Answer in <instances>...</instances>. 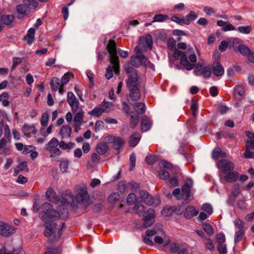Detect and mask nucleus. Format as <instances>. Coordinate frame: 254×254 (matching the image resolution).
<instances>
[{"mask_svg":"<svg viewBox=\"0 0 254 254\" xmlns=\"http://www.w3.org/2000/svg\"><path fill=\"white\" fill-rule=\"evenodd\" d=\"M205 248L210 252H214L215 251V247L213 241L209 238H206L204 243Z\"/></svg>","mask_w":254,"mask_h":254,"instance_id":"obj_39","label":"nucleus"},{"mask_svg":"<svg viewBox=\"0 0 254 254\" xmlns=\"http://www.w3.org/2000/svg\"><path fill=\"white\" fill-rule=\"evenodd\" d=\"M67 101L71 107L72 110L78 109L79 103L73 92H68L67 93Z\"/></svg>","mask_w":254,"mask_h":254,"instance_id":"obj_17","label":"nucleus"},{"mask_svg":"<svg viewBox=\"0 0 254 254\" xmlns=\"http://www.w3.org/2000/svg\"><path fill=\"white\" fill-rule=\"evenodd\" d=\"M72 111L73 113H75L74 121L78 125H80L83 122V112L82 110L78 107V109Z\"/></svg>","mask_w":254,"mask_h":254,"instance_id":"obj_26","label":"nucleus"},{"mask_svg":"<svg viewBox=\"0 0 254 254\" xmlns=\"http://www.w3.org/2000/svg\"><path fill=\"white\" fill-rule=\"evenodd\" d=\"M136 200V196L134 193H129L127 198V202L128 205H132Z\"/></svg>","mask_w":254,"mask_h":254,"instance_id":"obj_49","label":"nucleus"},{"mask_svg":"<svg viewBox=\"0 0 254 254\" xmlns=\"http://www.w3.org/2000/svg\"><path fill=\"white\" fill-rule=\"evenodd\" d=\"M180 64L185 66L188 70H190L193 67V64L189 62L187 55L185 53L180 58Z\"/></svg>","mask_w":254,"mask_h":254,"instance_id":"obj_32","label":"nucleus"},{"mask_svg":"<svg viewBox=\"0 0 254 254\" xmlns=\"http://www.w3.org/2000/svg\"><path fill=\"white\" fill-rule=\"evenodd\" d=\"M152 44V38L150 35L142 36L140 37L138 46L135 47V50L136 53H140L141 51L147 50L148 49L151 50Z\"/></svg>","mask_w":254,"mask_h":254,"instance_id":"obj_7","label":"nucleus"},{"mask_svg":"<svg viewBox=\"0 0 254 254\" xmlns=\"http://www.w3.org/2000/svg\"><path fill=\"white\" fill-rule=\"evenodd\" d=\"M198 213V211L194 206L189 205L184 211V216L187 219H190L193 216L197 215Z\"/></svg>","mask_w":254,"mask_h":254,"instance_id":"obj_22","label":"nucleus"},{"mask_svg":"<svg viewBox=\"0 0 254 254\" xmlns=\"http://www.w3.org/2000/svg\"><path fill=\"white\" fill-rule=\"evenodd\" d=\"M109 149V146L106 142H102L97 144L96 150L100 155H103L106 153Z\"/></svg>","mask_w":254,"mask_h":254,"instance_id":"obj_31","label":"nucleus"},{"mask_svg":"<svg viewBox=\"0 0 254 254\" xmlns=\"http://www.w3.org/2000/svg\"><path fill=\"white\" fill-rule=\"evenodd\" d=\"M107 141L113 143V147L116 150L121 149L125 143V140L122 137L110 135L107 137Z\"/></svg>","mask_w":254,"mask_h":254,"instance_id":"obj_10","label":"nucleus"},{"mask_svg":"<svg viewBox=\"0 0 254 254\" xmlns=\"http://www.w3.org/2000/svg\"><path fill=\"white\" fill-rule=\"evenodd\" d=\"M35 30L33 28H31L27 32L26 35L24 37V39L27 41V43L31 45L33 42V38Z\"/></svg>","mask_w":254,"mask_h":254,"instance_id":"obj_38","label":"nucleus"},{"mask_svg":"<svg viewBox=\"0 0 254 254\" xmlns=\"http://www.w3.org/2000/svg\"><path fill=\"white\" fill-rule=\"evenodd\" d=\"M194 72L196 75H203L204 78H209L211 74V68L209 66H205L202 67V65L200 66H197L194 70Z\"/></svg>","mask_w":254,"mask_h":254,"instance_id":"obj_14","label":"nucleus"},{"mask_svg":"<svg viewBox=\"0 0 254 254\" xmlns=\"http://www.w3.org/2000/svg\"><path fill=\"white\" fill-rule=\"evenodd\" d=\"M76 201L86 208L90 203V198L85 186L77 187L75 190Z\"/></svg>","mask_w":254,"mask_h":254,"instance_id":"obj_5","label":"nucleus"},{"mask_svg":"<svg viewBox=\"0 0 254 254\" xmlns=\"http://www.w3.org/2000/svg\"><path fill=\"white\" fill-rule=\"evenodd\" d=\"M16 10L19 14L18 18L21 19L23 16L28 15L30 12V7L24 3V4H19L16 6Z\"/></svg>","mask_w":254,"mask_h":254,"instance_id":"obj_20","label":"nucleus"},{"mask_svg":"<svg viewBox=\"0 0 254 254\" xmlns=\"http://www.w3.org/2000/svg\"><path fill=\"white\" fill-rule=\"evenodd\" d=\"M212 71L213 73L216 76H221L224 73V68L218 61L216 60L214 61L212 64Z\"/></svg>","mask_w":254,"mask_h":254,"instance_id":"obj_18","label":"nucleus"},{"mask_svg":"<svg viewBox=\"0 0 254 254\" xmlns=\"http://www.w3.org/2000/svg\"><path fill=\"white\" fill-rule=\"evenodd\" d=\"M188 185V183H186L182 188V195L185 199H189L190 195V189Z\"/></svg>","mask_w":254,"mask_h":254,"instance_id":"obj_35","label":"nucleus"},{"mask_svg":"<svg viewBox=\"0 0 254 254\" xmlns=\"http://www.w3.org/2000/svg\"><path fill=\"white\" fill-rule=\"evenodd\" d=\"M46 198L51 202H57L61 203L59 209L61 211L64 210L66 213V216L67 214V207L69 205V201L64 198H59L55 191L52 188L48 189L46 193Z\"/></svg>","mask_w":254,"mask_h":254,"instance_id":"obj_4","label":"nucleus"},{"mask_svg":"<svg viewBox=\"0 0 254 254\" xmlns=\"http://www.w3.org/2000/svg\"><path fill=\"white\" fill-rule=\"evenodd\" d=\"M10 149L8 141L4 138L0 140V154L8 155L10 154Z\"/></svg>","mask_w":254,"mask_h":254,"instance_id":"obj_21","label":"nucleus"},{"mask_svg":"<svg viewBox=\"0 0 254 254\" xmlns=\"http://www.w3.org/2000/svg\"><path fill=\"white\" fill-rule=\"evenodd\" d=\"M154 240L155 243L162 244L164 246L168 245L170 243V241L169 240H164L162 237L159 236H155Z\"/></svg>","mask_w":254,"mask_h":254,"instance_id":"obj_46","label":"nucleus"},{"mask_svg":"<svg viewBox=\"0 0 254 254\" xmlns=\"http://www.w3.org/2000/svg\"><path fill=\"white\" fill-rule=\"evenodd\" d=\"M49 115L47 113L43 114L41 119V124L42 126L45 127L47 125L49 121Z\"/></svg>","mask_w":254,"mask_h":254,"instance_id":"obj_59","label":"nucleus"},{"mask_svg":"<svg viewBox=\"0 0 254 254\" xmlns=\"http://www.w3.org/2000/svg\"><path fill=\"white\" fill-rule=\"evenodd\" d=\"M48 151L50 153V156L51 157H55L59 156L61 154V151L58 147L51 149L48 150Z\"/></svg>","mask_w":254,"mask_h":254,"instance_id":"obj_60","label":"nucleus"},{"mask_svg":"<svg viewBox=\"0 0 254 254\" xmlns=\"http://www.w3.org/2000/svg\"><path fill=\"white\" fill-rule=\"evenodd\" d=\"M44 225L45 227V236L49 237L53 235L55 239L57 240V228L56 223L53 221L47 220L44 222Z\"/></svg>","mask_w":254,"mask_h":254,"instance_id":"obj_8","label":"nucleus"},{"mask_svg":"<svg viewBox=\"0 0 254 254\" xmlns=\"http://www.w3.org/2000/svg\"><path fill=\"white\" fill-rule=\"evenodd\" d=\"M15 231V228L11 225L0 221V235L7 237L13 234Z\"/></svg>","mask_w":254,"mask_h":254,"instance_id":"obj_11","label":"nucleus"},{"mask_svg":"<svg viewBox=\"0 0 254 254\" xmlns=\"http://www.w3.org/2000/svg\"><path fill=\"white\" fill-rule=\"evenodd\" d=\"M141 138L140 134L138 132H135L130 136L128 141L129 146L131 147H135L139 142Z\"/></svg>","mask_w":254,"mask_h":254,"instance_id":"obj_27","label":"nucleus"},{"mask_svg":"<svg viewBox=\"0 0 254 254\" xmlns=\"http://www.w3.org/2000/svg\"><path fill=\"white\" fill-rule=\"evenodd\" d=\"M238 50L241 54L246 56L251 52L250 49L247 46L243 44H241L238 46Z\"/></svg>","mask_w":254,"mask_h":254,"instance_id":"obj_47","label":"nucleus"},{"mask_svg":"<svg viewBox=\"0 0 254 254\" xmlns=\"http://www.w3.org/2000/svg\"><path fill=\"white\" fill-rule=\"evenodd\" d=\"M119 198V194L118 193L114 192L109 196L108 199L109 202H114L118 200Z\"/></svg>","mask_w":254,"mask_h":254,"instance_id":"obj_64","label":"nucleus"},{"mask_svg":"<svg viewBox=\"0 0 254 254\" xmlns=\"http://www.w3.org/2000/svg\"><path fill=\"white\" fill-rule=\"evenodd\" d=\"M246 230H239L237 231L235 234L234 242L237 243L241 241L245 235Z\"/></svg>","mask_w":254,"mask_h":254,"instance_id":"obj_41","label":"nucleus"},{"mask_svg":"<svg viewBox=\"0 0 254 254\" xmlns=\"http://www.w3.org/2000/svg\"><path fill=\"white\" fill-rule=\"evenodd\" d=\"M244 93V90L242 86H239L236 87L234 94L236 97H241Z\"/></svg>","mask_w":254,"mask_h":254,"instance_id":"obj_56","label":"nucleus"},{"mask_svg":"<svg viewBox=\"0 0 254 254\" xmlns=\"http://www.w3.org/2000/svg\"><path fill=\"white\" fill-rule=\"evenodd\" d=\"M135 111L139 114H143L146 110L145 104L142 102H138L133 105Z\"/></svg>","mask_w":254,"mask_h":254,"instance_id":"obj_34","label":"nucleus"},{"mask_svg":"<svg viewBox=\"0 0 254 254\" xmlns=\"http://www.w3.org/2000/svg\"><path fill=\"white\" fill-rule=\"evenodd\" d=\"M14 19V17L12 15H3L0 18V21L4 24L9 25H10Z\"/></svg>","mask_w":254,"mask_h":254,"instance_id":"obj_36","label":"nucleus"},{"mask_svg":"<svg viewBox=\"0 0 254 254\" xmlns=\"http://www.w3.org/2000/svg\"><path fill=\"white\" fill-rule=\"evenodd\" d=\"M152 125L151 121L146 116H144L141 121V129L143 131H148Z\"/></svg>","mask_w":254,"mask_h":254,"instance_id":"obj_25","label":"nucleus"},{"mask_svg":"<svg viewBox=\"0 0 254 254\" xmlns=\"http://www.w3.org/2000/svg\"><path fill=\"white\" fill-rule=\"evenodd\" d=\"M218 167L222 170L224 174H227L228 172L232 171L234 169L233 163L226 159L219 161L218 163Z\"/></svg>","mask_w":254,"mask_h":254,"instance_id":"obj_13","label":"nucleus"},{"mask_svg":"<svg viewBox=\"0 0 254 254\" xmlns=\"http://www.w3.org/2000/svg\"><path fill=\"white\" fill-rule=\"evenodd\" d=\"M127 86L128 88L138 87L139 83L137 72H133L132 74H129Z\"/></svg>","mask_w":254,"mask_h":254,"instance_id":"obj_19","label":"nucleus"},{"mask_svg":"<svg viewBox=\"0 0 254 254\" xmlns=\"http://www.w3.org/2000/svg\"><path fill=\"white\" fill-rule=\"evenodd\" d=\"M59 145V141L56 138H53L45 146L47 150L57 147Z\"/></svg>","mask_w":254,"mask_h":254,"instance_id":"obj_37","label":"nucleus"},{"mask_svg":"<svg viewBox=\"0 0 254 254\" xmlns=\"http://www.w3.org/2000/svg\"><path fill=\"white\" fill-rule=\"evenodd\" d=\"M139 194L141 200L147 205H151L154 204L157 205L160 203V200L158 197L153 198L152 196L145 190H140Z\"/></svg>","mask_w":254,"mask_h":254,"instance_id":"obj_9","label":"nucleus"},{"mask_svg":"<svg viewBox=\"0 0 254 254\" xmlns=\"http://www.w3.org/2000/svg\"><path fill=\"white\" fill-rule=\"evenodd\" d=\"M69 162L67 160L65 159L61 161L60 163V169L63 173H66L68 168Z\"/></svg>","mask_w":254,"mask_h":254,"instance_id":"obj_44","label":"nucleus"},{"mask_svg":"<svg viewBox=\"0 0 254 254\" xmlns=\"http://www.w3.org/2000/svg\"><path fill=\"white\" fill-rule=\"evenodd\" d=\"M231 44V40L229 41H222L219 46V50L223 52L226 51L228 46Z\"/></svg>","mask_w":254,"mask_h":254,"instance_id":"obj_50","label":"nucleus"},{"mask_svg":"<svg viewBox=\"0 0 254 254\" xmlns=\"http://www.w3.org/2000/svg\"><path fill=\"white\" fill-rule=\"evenodd\" d=\"M236 30L240 33L244 34H248L252 31V28L251 26L248 25L246 26H239Z\"/></svg>","mask_w":254,"mask_h":254,"instance_id":"obj_43","label":"nucleus"},{"mask_svg":"<svg viewBox=\"0 0 254 254\" xmlns=\"http://www.w3.org/2000/svg\"><path fill=\"white\" fill-rule=\"evenodd\" d=\"M99 105L88 112V114L94 117H100L103 114Z\"/></svg>","mask_w":254,"mask_h":254,"instance_id":"obj_40","label":"nucleus"},{"mask_svg":"<svg viewBox=\"0 0 254 254\" xmlns=\"http://www.w3.org/2000/svg\"><path fill=\"white\" fill-rule=\"evenodd\" d=\"M134 210L139 215H143V226L145 228L148 227L152 225L155 220V212L152 209H149L146 212H144L145 207L143 205L137 203L135 204Z\"/></svg>","mask_w":254,"mask_h":254,"instance_id":"obj_2","label":"nucleus"},{"mask_svg":"<svg viewBox=\"0 0 254 254\" xmlns=\"http://www.w3.org/2000/svg\"><path fill=\"white\" fill-rule=\"evenodd\" d=\"M129 161L130 163V166L129 168V171H132L134 168L135 165V161H136V155L134 152H132L130 155Z\"/></svg>","mask_w":254,"mask_h":254,"instance_id":"obj_57","label":"nucleus"},{"mask_svg":"<svg viewBox=\"0 0 254 254\" xmlns=\"http://www.w3.org/2000/svg\"><path fill=\"white\" fill-rule=\"evenodd\" d=\"M22 130L24 135L27 136H29L31 134H35L36 132V130L34 126L26 125L23 126Z\"/></svg>","mask_w":254,"mask_h":254,"instance_id":"obj_30","label":"nucleus"},{"mask_svg":"<svg viewBox=\"0 0 254 254\" xmlns=\"http://www.w3.org/2000/svg\"><path fill=\"white\" fill-rule=\"evenodd\" d=\"M168 16L165 14H156L154 16L153 21L154 22H163L166 20Z\"/></svg>","mask_w":254,"mask_h":254,"instance_id":"obj_52","label":"nucleus"},{"mask_svg":"<svg viewBox=\"0 0 254 254\" xmlns=\"http://www.w3.org/2000/svg\"><path fill=\"white\" fill-rule=\"evenodd\" d=\"M201 209L206 212L208 214L210 215L213 212L212 206L209 203H205L202 205Z\"/></svg>","mask_w":254,"mask_h":254,"instance_id":"obj_58","label":"nucleus"},{"mask_svg":"<svg viewBox=\"0 0 254 254\" xmlns=\"http://www.w3.org/2000/svg\"><path fill=\"white\" fill-rule=\"evenodd\" d=\"M202 227L204 231L210 236H212L214 234L213 229L208 223H204L202 225Z\"/></svg>","mask_w":254,"mask_h":254,"instance_id":"obj_48","label":"nucleus"},{"mask_svg":"<svg viewBox=\"0 0 254 254\" xmlns=\"http://www.w3.org/2000/svg\"><path fill=\"white\" fill-rule=\"evenodd\" d=\"M239 193V187L237 186L232 191L231 194L229 195V198L227 200V203L230 205H232Z\"/></svg>","mask_w":254,"mask_h":254,"instance_id":"obj_29","label":"nucleus"},{"mask_svg":"<svg viewBox=\"0 0 254 254\" xmlns=\"http://www.w3.org/2000/svg\"><path fill=\"white\" fill-rule=\"evenodd\" d=\"M234 224L235 227L239 230H246L247 228L245 227V223L244 222L239 219H236L234 221Z\"/></svg>","mask_w":254,"mask_h":254,"instance_id":"obj_42","label":"nucleus"},{"mask_svg":"<svg viewBox=\"0 0 254 254\" xmlns=\"http://www.w3.org/2000/svg\"><path fill=\"white\" fill-rule=\"evenodd\" d=\"M72 76V75L71 73H66L62 76L61 80H60L61 81L62 85H63L64 87V85L69 81L70 77Z\"/></svg>","mask_w":254,"mask_h":254,"instance_id":"obj_54","label":"nucleus"},{"mask_svg":"<svg viewBox=\"0 0 254 254\" xmlns=\"http://www.w3.org/2000/svg\"><path fill=\"white\" fill-rule=\"evenodd\" d=\"M102 113H109L113 110L114 104L112 102L103 101L100 105Z\"/></svg>","mask_w":254,"mask_h":254,"instance_id":"obj_23","label":"nucleus"},{"mask_svg":"<svg viewBox=\"0 0 254 254\" xmlns=\"http://www.w3.org/2000/svg\"><path fill=\"white\" fill-rule=\"evenodd\" d=\"M198 16L197 13L194 11H190L189 14L186 16V18H183V24L189 25L190 21L194 20Z\"/></svg>","mask_w":254,"mask_h":254,"instance_id":"obj_33","label":"nucleus"},{"mask_svg":"<svg viewBox=\"0 0 254 254\" xmlns=\"http://www.w3.org/2000/svg\"><path fill=\"white\" fill-rule=\"evenodd\" d=\"M147 59L144 55H141L139 56L132 55L131 57L130 63L131 64L135 67H138L142 64L147 65Z\"/></svg>","mask_w":254,"mask_h":254,"instance_id":"obj_12","label":"nucleus"},{"mask_svg":"<svg viewBox=\"0 0 254 254\" xmlns=\"http://www.w3.org/2000/svg\"><path fill=\"white\" fill-rule=\"evenodd\" d=\"M245 133L248 139L246 142V150L244 153V157L246 158L254 159V133L248 130Z\"/></svg>","mask_w":254,"mask_h":254,"instance_id":"obj_6","label":"nucleus"},{"mask_svg":"<svg viewBox=\"0 0 254 254\" xmlns=\"http://www.w3.org/2000/svg\"><path fill=\"white\" fill-rule=\"evenodd\" d=\"M72 129L67 125L63 126L60 130L59 134L62 138H67L71 135Z\"/></svg>","mask_w":254,"mask_h":254,"instance_id":"obj_24","label":"nucleus"},{"mask_svg":"<svg viewBox=\"0 0 254 254\" xmlns=\"http://www.w3.org/2000/svg\"><path fill=\"white\" fill-rule=\"evenodd\" d=\"M51 86L53 90H59V92L61 94H63L65 92L64 87L63 85H62L60 79L58 77H54L52 78L51 81Z\"/></svg>","mask_w":254,"mask_h":254,"instance_id":"obj_15","label":"nucleus"},{"mask_svg":"<svg viewBox=\"0 0 254 254\" xmlns=\"http://www.w3.org/2000/svg\"><path fill=\"white\" fill-rule=\"evenodd\" d=\"M139 122V116L137 115H131L130 119V126L131 128L135 127Z\"/></svg>","mask_w":254,"mask_h":254,"instance_id":"obj_45","label":"nucleus"},{"mask_svg":"<svg viewBox=\"0 0 254 254\" xmlns=\"http://www.w3.org/2000/svg\"><path fill=\"white\" fill-rule=\"evenodd\" d=\"M223 31L226 32L228 31L236 30V28L230 23H226L225 26L222 28Z\"/></svg>","mask_w":254,"mask_h":254,"instance_id":"obj_63","label":"nucleus"},{"mask_svg":"<svg viewBox=\"0 0 254 254\" xmlns=\"http://www.w3.org/2000/svg\"><path fill=\"white\" fill-rule=\"evenodd\" d=\"M217 250L219 254H227V249L225 243L218 245Z\"/></svg>","mask_w":254,"mask_h":254,"instance_id":"obj_53","label":"nucleus"},{"mask_svg":"<svg viewBox=\"0 0 254 254\" xmlns=\"http://www.w3.org/2000/svg\"><path fill=\"white\" fill-rule=\"evenodd\" d=\"M159 166L163 169H171L172 167V164L165 160L161 161L159 163Z\"/></svg>","mask_w":254,"mask_h":254,"instance_id":"obj_62","label":"nucleus"},{"mask_svg":"<svg viewBox=\"0 0 254 254\" xmlns=\"http://www.w3.org/2000/svg\"><path fill=\"white\" fill-rule=\"evenodd\" d=\"M216 239L217 242L219 244H224L225 243L226 238L225 236L223 233H219L216 235Z\"/></svg>","mask_w":254,"mask_h":254,"instance_id":"obj_51","label":"nucleus"},{"mask_svg":"<svg viewBox=\"0 0 254 254\" xmlns=\"http://www.w3.org/2000/svg\"><path fill=\"white\" fill-rule=\"evenodd\" d=\"M225 174V181L229 183L235 182L239 177V174L236 171H232V172H229Z\"/></svg>","mask_w":254,"mask_h":254,"instance_id":"obj_28","label":"nucleus"},{"mask_svg":"<svg viewBox=\"0 0 254 254\" xmlns=\"http://www.w3.org/2000/svg\"><path fill=\"white\" fill-rule=\"evenodd\" d=\"M23 59L24 58H21L19 57L13 58L12 60V65L11 69L12 70H14L15 67L22 62Z\"/></svg>","mask_w":254,"mask_h":254,"instance_id":"obj_61","label":"nucleus"},{"mask_svg":"<svg viewBox=\"0 0 254 254\" xmlns=\"http://www.w3.org/2000/svg\"><path fill=\"white\" fill-rule=\"evenodd\" d=\"M107 49L110 54V61L112 66H109L106 69L105 76L108 79L113 77V70L116 74H118L120 71L119 58L117 56V50L116 43L115 41L110 40L107 46Z\"/></svg>","mask_w":254,"mask_h":254,"instance_id":"obj_1","label":"nucleus"},{"mask_svg":"<svg viewBox=\"0 0 254 254\" xmlns=\"http://www.w3.org/2000/svg\"><path fill=\"white\" fill-rule=\"evenodd\" d=\"M20 251L18 250L9 251L5 247L0 249V254H19Z\"/></svg>","mask_w":254,"mask_h":254,"instance_id":"obj_55","label":"nucleus"},{"mask_svg":"<svg viewBox=\"0 0 254 254\" xmlns=\"http://www.w3.org/2000/svg\"><path fill=\"white\" fill-rule=\"evenodd\" d=\"M41 208L42 211L40 212L39 216L42 220L46 218L56 220L60 218L61 215L64 214V217H67L68 216V213L66 216V213L64 210L63 212H61V214H60L58 211L54 209L52 205L48 202L43 203L41 206Z\"/></svg>","mask_w":254,"mask_h":254,"instance_id":"obj_3","label":"nucleus"},{"mask_svg":"<svg viewBox=\"0 0 254 254\" xmlns=\"http://www.w3.org/2000/svg\"><path fill=\"white\" fill-rule=\"evenodd\" d=\"M129 95L127 97V99L129 104H131L130 101H136L140 98V93L138 87L128 88Z\"/></svg>","mask_w":254,"mask_h":254,"instance_id":"obj_16","label":"nucleus"}]
</instances>
